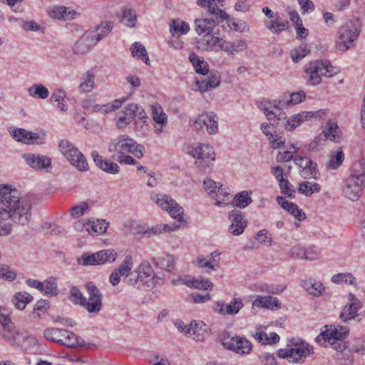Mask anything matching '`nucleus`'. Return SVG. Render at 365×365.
<instances>
[{"label": "nucleus", "instance_id": "nucleus-54", "mask_svg": "<svg viewBox=\"0 0 365 365\" xmlns=\"http://www.w3.org/2000/svg\"><path fill=\"white\" fill-rule=\"evenodd\" d=\"M133 257L130 255H127L116 270L122 275V277L130 276L132 273L130 271L133 268Z\"/></svg>", "mask_w": 365, "mask_h": 365}, {"label": "nucleus", "instance_id": "nucleus-17", "mask_svg": "<svg viewBox=\"0 0 365 365\" xmlns=\"http://www.w3.org/2000/svg\"><path fill=\"white\" fill-rule=\"evenodd\" d=\"M348 333L349 329L346 327L327 325L324 327V330L316 338V341L320 343L322 339H324V341L322 345L326 346L327 342H331L332 340L344 339Z\"/></svg>", "mask_w": 365, "mask_h": 365}, {"label": "nucleus", "instance_id": "nucleus-8", "mask_svg": "<svg viewBox=\"0 0 365 365\" xmlns=\"http://www.w3.org/2000/svg\"><path fill=\"white\" fill-rule=\"evenodd\" d=\"M110 153H117L118 155L131 153L137 158H141L144 153V147L138 144L127 135H122L108 145Z\"/></svg>", "mask_w": 365, "mask_h": 365}, {"label": "nucleus", "instance_id": "nucleus-10", "mask_svg": "<svg viewBox=\"0 0 365 365\" xmlns=\"http://www.w3.org/2000/svg\"><path fill=\"white\" fill-rule=\"evenodd\" d=\"M359 35V29L356 22L349 21L343 24L338 31L336 48L339 51H346L351 48Z\"/></svg>", "mask_w": 365, "mask_h": 365}, {"label": "nucleus", "instance_id": "nucleus-41", "mask_svg": "<svg viewBox=\"0 0 365 365\" xmlns=\"http://www.w3.org/2000/svg\"><path fill=\"white\" fill-rule=\"evenodd\" d=\"M155 265L161 269L168 272H172L174 269L175 259L173 255L166 254L160 257L154 259Z\"/></svg>", "mask_w": 365, "mask_h": 365}, {"label": "nucleus", "instance_id": "nucleus-2", "mask_svg": "<svg viewBox=\"0 0 365 365\" xmlns=\"http://www.w3.org/2000/svg\"><path fill=\"white\" fill-rule=\"evenodd\" d=\"M199 5L207 10L212 18L195 19V31L198 35L204 36L212 34L216 21H223L228 18L227 13L216 4V1H199Z\"/></svg>", "mask_w": 365, "mask_h": 365}, {"label": "nucleus", "instance_id": "nucleus-33", "mask_svg": "<svg viewBox=\"0 0 365 365\" xmlns=\"http://www.w3.org/2000/svg\"><path fill=\"white\" fill-rule=\"evenodd\" d=\"M113 22L110 21H102L99 25L96 26L95 31H88L92 32V36L98 43L108 35V34L113 29Z\"/></svg>", "mask_w": 365, "mask_h": 365}, {"label": "nucleus", "instance_id": "nucleus-50", "mask_svg": "<svg viewBox=\"0 0 365 365\" xmlns=\"http://www.w3.org/2000/svg\"><path fill=\"white\" fill-rule=\"evenodd\" d=\"M304 287L314 297L320 296L324 291V287L320 282H313L312 280L304 282Z\"/></svg>", "mask_w": 365, "mask_h": 365}, {"label": "nucleus", "instance_id": "nucleus-18", "mask_svg": "<svg viewBox=\"0 0 365 365\" xmlns=\"http://www.w3.org/2000/svg\"><path fill=\"white\" fill-rule=\"evenodd\" d=\"M215 117L213 113H202L193 120L191 125L197 130H200L205 127L209 134H215L218 130Z\"/></svg>", "mask_w": 365, "mask_h": 365}, {"label": "nucleus", "instance_id": "nucleus-28", "mask_svg": "<svg viewBox=\"0 0 365 365\" xmlns=\"http://www.w3.org/2000/svg\"><path fill=\"white\" fill-rule=\"evenodd\" d=\"M316 116V113L302 112L292 115L289 119H288L284 123V127L287 130L292 131L297 127L299 126L302 122L309 120Z\"/></svg>", "mask_w": 365, "mask_h": 365}, {"label": "nucleus", "instance_id": "nucleus-24", "mask_svg": "<svg viewBox=\"0 0 365 365\" xmlns=\"http://www.w3.org/2000/svg\"><path fill=\"white\" fill-rule=\"evenodd\" d=\"M220 84V75L219 73H210L207 76V80H197L195 81V88L193 90L195 91H200L202 93L209 91L211 89L218 87Z\"/></svg>", "mask_w": 365, "mask_h": 365}, {"label": "nucleus", "instance_id": "nucleus-20", "mask_svg": "<svg viewBox=\"0 0 365 365\" xmlns=\"http://www.w3.org/2000/svg\"><path fill=\"white\" fill-rule=\"evenodd\" d=\"M4 324L3 336L13 346H19L24 339V336L14 326L10 318L1 317Z\"/></svg>", "mask_w": 365, "mask_h": 365}, {"label": "nucleus", "instance_id": "nucleus-55", "mask_svg": "<svg viewBox=\"0 0 365 365\" xmlns=\"http://www.w3.org/2000/svg\"><path fill=\"white\" fill-rule=\"evenodd\" d=\"M42 291L46 294L51 295L58 294L57 281L55 277H48L43 282Z\"/></svg>", "mask_w": 365, "mask_h": 365}, {"label": "nucleus", "instance_id": "nucleus-15", "mask_svg": "<svg viewBox=\"0 0 365 365\" xmlns=\"http://www.w3.org/2000/svg\"><path fill=\"white\" fill-rule=\"evenodd\" d=\"M340 138L339 129L335 122H327L324 130L318 135L308 145V150L314 151L319 150L327 139L337 141Z\"/></svg>", "mask_w": 365, "mask_h": 365}, {"label": "nucleus", "instance_id": "nucleus-61", "mask_svg": "<svg viewBox=\"0 0 365 365\" xmlns=\"http://www.w3.org/2000/svg\"><path fill=\"white\" fill-rule=\"evenodd\" d=\"M227 26L235 31L242 33L249 30V27L246 22L242 20L235 21L234 19L227 20Z\"/></svg>", "mask_w": 365, "mask_h": 365}, {"label": "nucleus", "instance_id": "nucleus-59", "mask_svg": "<svg viewBox=\"0 0 365 365\" xmlns=\"http://www.w3.org/2000/svg\"><path fill=\"white\" fill-rule=\"evenodd\" d=\"M252 198L248 192L243 191L235 197V205L240 208H245L252 202Z\"/></svg>", "mask_w": 365, "mask_h": 365}, {"label": "nucleus", "instance_id": "nucleus-9", "mask_svg": "<svg viewBox=\"0 0 365 365\" xmlns=\"http://www.w3.org/2000/svg\"><path fill=\"white\" fill-rule=\"evenodd\" d=\"M58 148L63 156L77 170L82 172L88 170V164L85 156L72 143L67 140H61L58 143Z\"/></svg>", "mask_w": 365, "mask_h": 365}, {"label": "nucleus", "instance_id": "nucleus-22", "mask_svg": "<svg viewBox=\"0 0 365 365\" xmlns=\"http://www.w3.org/2000/svg\"><path fill=\"white\" fill-rule=\"evenodd\" d=\"M229 218L231 221L229 232L235 236L241 235L247 226V220L242 213L239 210H232L229 215Z\"/></svg>", "mask_w": 365, "mask_h": 365}, {"label": "nucleus", "instance_id": "nucleus-1", "mask_svg": "<svg viewBox=\"0 0 365 365\" xmlns=\"http://www.w3.org/2000/svg\"><path fill=\"white\" fill-rule=\"evenodd\" d=\"M32 200L29 195L21 196L20 192L7 185H0V236L9 235L12 226L5 220L18 225L28 224L31 217Z\"/></svg>", "mask_w": 365, "mask_h": 365}, {"label": "nucleus", "instance_id": "nucleus-34", "mask_svg": "<svg viewBox=\"0 0 365 365\" xmlns=\"http://www.w3.org/2000/svg\"><path fill=\"white\" fill-rule=\"evenodd\" d=\"M108 225L104 220H88L87 232L91 235H100L106 231Z\"/></svg>", "mask_w": 365, "mask_h": 365}, {"label": "nucleus", "instance_id": "nucleus-44", "mask_svg": "<svg viewBox=\"0 0 365 365\" xmlns=\"http://www.w3.org/2000/svg\"><path fill=\"white\" fill-rule=\"evenodd\" d=\"M130 51L133 57L138 58L149 64V58L145 46L140 42H135L130 46Z\"/></svg>", "mask_w": 365, "mask_h": 365}, {"label": "nucleus", "instance_id": "nucleus-43", "mask_svg": "<svg viewBox=\"0 0 365 365\" xmlns=\"http://www.w3.org/2000/svg\"><path fill=\"white\" fill-rule=\"evenodd\" d=\"M189 30L188 24L180 19H173L170 24V31L173 36L185 34Z\"/></svg>", "mask_w": 365, "mask_h": 365}, {"label": "nucleus", "instance_id": "nucleus-64", "mask_svg": "<svg viewBox=\"0 0 365 365\" xmlns=\"http://www.w3.org/2000/svg\"><path fill=\"white\" fill-rule=\"evenodd\" d=\"M264 115L268 120L272 122V125H278L279 121L282 119L285 118L284 113H283L282 111H280V113H277L272 110V108L269 110V111L266 112Z\"/></svg>", "mask_w": 365, "mask_h": 365}, {"label": "nucleus", "instance_id": "nucleus-48", "mask_svg": "<svg viewBox=\"0 0 365 365\" xmlns=\"http://www.w3.org/2000/svg\"><path fill=\"white\" fill-rule=\"evenodd\" d=\"M66 97V92L62 89L56 90L51 96V100L56 102V107L62 112L68 110V106L65 103V98Z\"/></svg>", "mask_w": 365, "mask_h": 365}, {"label": "nucleus", "instance_id": "nucleus-23", "mask_svg": "<svg viewBox=\"0 0 365 365\" xmlns=\"http://www.w3.org/2000/svg\"><path fill=\"white\" fill-rule=\"evenodd\" d=\"M9 133L16 141L29 145L38 143V140L39 139V135L36 133H31L23 128H10Z\"/></svg>", "mask_w": 365, "mask_h": 365}, {"label": "nucleus", "instance_id": "nucleus-38", "mask_svg": "<svg viewBox=\"0 0 365 365\" xmlns=\"http://www.w3.org/2000/svg\"><path fill=\"white\" fill-rule=\"evenodd\" d=\"M33 297L26 292H19L14 294L12 298V303L19 310L25 309L27 304L33 300Z\"/></svg>", "mask_w": 365, "mask_h": 365}, {"label": "nucleus", "instance_id": "nucleus-45", "mask_svg": "<svg viewBox=\"0 0 365 365\" xmlns=\"http://www.w3.org/2000/svg\"><path fill=\"white\" fill-rule=\"evenodd\" d=\"M151 109L154 121L157 124L167 125L168 116L162 106L159 103H155L152 106Z\"/></svg>", "mask_w": 365, "mask_h": 365}, {"label": "nucleus", "instance_id": "nucleus-3", "mask_svg": "<svg viewBox=\"0 0 365 365\" xmlns=\"http://www.w3.org/2000/svg\"><path fill=\"white\" fill-rule=\"evenodd\" d=\"M289 346V349H279L277 355L293 364H304L307 358L314 353L312 346L300 338H292Z\"/></svg>", "mask_w": 365, "mask_h": 365}, {"label": "nucleus", "instance_id": "nucleus-29", "mask_svg": "<svg viewBox=\"0 0 365 365\" xmlns=\"http://www.w3.org/2000/svg\"><path fill=\"white\" fill-rule=\"evenodd\" d=\"M264 24L274 34H279L289 28V22L280 16L264 21Z\"/></svg>", "mask_w": 365, "mask_h": 365}, {"label": "nucleus", "instance_id": "nucleus-25", "mask_svg": "<svg viewBox=\"0 0 365 365\" xmlns=\"http://www.w3.org/2000/svg\"><path fill=\"white\" fill-rule=\"evenodd\" d=\"M91 156L96 165L102 170L109 174H118L120 172V167L115 163L110 161L100 155L96 151H93Z\"/></svg>", "mask_w": 365, "mask_h": 365}, {"label": "nucleus", "instance_id": "nucleus-32", "mask_svg": "<svg viewBox=\"0 0 365 365\" xmlns=\"http://www.w3.org/2000/svg\"><path fill=\"white\" fill-rule=\"evenodd\" d=\"M123 114L127 115L131 121L135 118L142 120L148 118L143 108L136 103H130L125 107Z\"/></svg>", "mask_w": 365, "mask_h": 365}, {"label": "nucleus", "instance_id": "nucleus-30", "mask_svg": "<svg viewBox=\"0 0 365 365\" xmlns=\"http://www.w3.org/2000/svg\"><path fill=\"white\" fill-rule=\"evenodd\" d=\"M277 201L280 205V206L286 210L288 212H289L291 215H292L297 220L299 221H301L306 217V215L304 212L302 211V210L299 209V207L297 205L287 201L284 197H277Z\"/></svg>", "mask_w": 365, "mask_h": 365}, {"label": "nucleus", "instance_id": "nucleus-7", "mask_svg": "<svg viewBox=\"0 0 365 365\" xmlns=\"http://www.w3.org/2000/svg\"><path fill=\"white\" fill-rule=\"evenodd\" d=\"M305 73L309 76L308 83L317 86L322 82V77H331L337 73V70L327 61H314L305 67Z\"/></svg>", "mask_w": 365, "mask_h": 365}, {"label": "nucleus", "instance_id": "nucleus-21", "mask_svg": "<svg viewBox=\"0 0 365 365\" xmlns=\"http://www.w3.org/2000/svg\"><path fill=\"white\" fill-rule=\"evenodd\" d=\"M23 158L31 168L36 170L48 171L51 167V159L46 155L25 153L23 155Z\"/></svg>", "mask_w": 365, "mask_h": 365}, {"label": "nucleus", "instance_id": "nucleus-49", "mask_svg": "<svg viewBox=\"0 0 365 365\" xmlns=\"http://www.w3.org/2000/svg\"><path fill=\"white\" fill-rule=\"evenodd\" d=\"M28 93L32 97H38L41 99H46L49 96L48 88L41 83H36L31 86L28 89Z\"/></svg>", "mask_w": 365, "mask_h": 365}, {"label": "nucleus", "instance_id": "nucleus-5", "mask_svg": "<svg viewBox=\"0 0 365 365\" xmlns=\"http://www.w3.org/2000/svg\"><path fill=\"white\" fill-rule=\"evenodd\" d=\"M188 153L195 158L194 164L200 171L210 173L212 170L215 153L211 145L199 143L195 147H191Z\"/></svg>", "mask_w": 365, "mask_h": 365}, {"label": "nucleus", "instance_id": "nucleus-36", "mask_svg": "<svg viewBox=\"0 0 365 365\" xmlns=\"http://www.w3.org/2000/svg\"><path fill=\"white\" fill-rule=\"evenodd\" d=\"M202 43L203 48L210 51H222V45L224 43V39L220 37L208 34L202 39Z\"/></svg>", "mask_w": 365, "mask_h": 365}, {"label": "nucleus", "instance_id": "nucleus-19", "mask_svg": "<svg viewBox=\"0 0 365 365\" xmlns=\"http://www.w3.org/2000/svg\"><path fill=\"white\" fill-rule=\"evenodd\" d=\"M215 117L213 113H202L193 120L191 125L197 130H200L205 127L209 134H215L218 130Z\"/></svg>", "mask_w": 365, "mask_h": 365}, {"label": "nucleus", "instance_id": "nucleus-63", "mask_svg": "<svg viewBox=\"0 0 365 365\" xmlns=\"http://www.w3.org/2000/svg\"><path fill=\"white\" fill-rule=\"evenodd\" d=\"M290 149V150H286L284 152L279 153L276 158L277 161L278 163H284L290 161L293 158V154L297 152L298 148L294 145H292Z\"/></svg>", "mask_w": 365, "mask_h": 365}, {"label": "nucleus", "instance_id": "nucleus-12", "mask_svg": "<svg viewBox=\"0 0 365 365\" xmlns=\"http://www.w3.org/2000/svg\"><path fill=\"white\" fill-rule=\"evenodd\" d=\"M43 335L47 340L70 348L81 344L75 334L63 329L47 328L44 330Z\"/></svg>", "mask_w": 365, "mask_h": 365}, {"label": "nucleus", "instance_id": "nucleus-53", "mask_svg": "<svg viewBox=\"0 0 365 365\" xmlns=\"http://www.w3.org/2000/svg\"><path fill=\"white\" fill-rule=\"evenodd\" d=\"M95 76L91 71H87L85 78H83L82 82L79 85V90L82 93L91 92L94 86Z\"/></svg>", "mask_w": 365, "mask_h": 365}, {"label": "nucleus", "instance_id": "nucleus-13", "mask_svg": "<svg viewBox=\"0 0 365 365\" xmlns=\"http://www.w3.org/2000/svg\"><path fill=\"white\" fill-rule=\"evenodd\" d=\"M117 252L114 250H103L93 254H83L78 259V262L83 266L99 265L114 262L117 259Z\"/></svg>", "mask_w": 365, "mask_h": 365}, {"label": "nucleus", "instance_id": "nucleus-31", "mask_svg": "<svg viewBox=\"0 0 365 365\" xmlns=\"http://www.w3.org/2000/svg\"><path fill=\"white\" fill-rule=\"evenodd\" d=\"M252 307L267 308L274 310L279 309L280 304L275 297H272L271 296H257L256 299L252 302Z\"/></svg>", "mask_w": 365, "mask_h": 365}, {"label": "nucleus", "instance_id": "nucleus-16", "mask_svg": "<svg viewBox=\"0 0 365 365\" xmlns=\"http://www.w3.org/2000/svg\"><path fill=\"white\" fill-rule=\"evenodd\" d=\"M155 201L163 210L168 211L173 218L178 222L183 220V208L170 196L158 194L155 195Z\"/></svg>", "mask_w": 365, "mask_h": 365}, {"label": "nucleus", "instance_id": "nucleus-11", "mask_svg": "<svg viewBox=\"0 0 365 365\" xmlns=\"http://www.w3.org/2000/svg\"><path fill=\"white\" fill-rule=\"evenodd\" d=\"M219 338L222 345L225 348L232 351L237 354H248L252 351V343L245 337L232 336L228 332H224Z\"/></svg>", "mask_w": 365, "mask_h": 365}, {"label": "nucleus", "instance_id": "nucleus-60", "mask_svg": "<svg viewBox=\"0 0 365 365\" xmlns=\"http://www.w3.org/2000/svg\"><path fill=\"white\" fill-rule=\"evenodd\" d=\"M344 159V153L341 150H339L335 154L330 155L327 167L331 169H336L341 165Z\"/></svg>", "mask_w": 365, "mask_h": 365}, {"label": "nucleus", "instance_id": "nucleus-56", "mask_svg": "<svg viewBox=\"0 0 365 365\" xmlns=\"http://www.w3.org/2000/svg\"><path fill=\"white\" fill-rule=\"evenodd\" d=\"M243 307V302L241 299L234 298L226 306L225 313L228 315L237 314L240 310Z\"/></svg>", "mask_w": 365, "mask_h": 365}, {"label": "nucleus", "instance_id": "nucleus-51", "mask_svg": "<svg viewBox=\"0 0 365 365\" xmlns=\"http://www.w3.org/2000/svg\"><path fill=\"white\" fill-rule=\"evenodd\" d=\"M227 190L226 187L222 185L218 187L215 193L212 197L216 200V205L222 207L229 204L228 202H226V198H228L229 195Z\"/></svg>", "mask_w": 365, "mask_h": 365}, {"label": "nucleus", "instance_id": "nucleus-39", "mask_svg": "<svg viewBox=\"0 0 365 365\" xmlns=\"http://www.w3.org/2000/svg\"><path fill=\"white\" fill-rule=\"evenodd\" d=\"M124 101L125 98L115 100L110 103L103 105L96 104L93 106V111L101 114H107L119 108Z\"/></svg>", "mask_w": 365, "mask_h": 365}, {"label": "nucleus", "instance_id": "nucleus-58", "mask_svg": "<svg viewBox=\"0 0 365 365\" xmlns=\"http://www.w3.org/2000/svg\"><path fill=\"white\" fill-rule=\"evenodd\" d=\"M355 277L349 272L346 273H339L334 274L331 277V282L335 284H340L342 282L354 284L355 282Z\"/></svg>", "mask_w": 365, "mask_h": 365}, {"label": "nucleus", "instance_id": "nucleus-46", "mask_svg": "<svg viewBox=\"0 0 365 365\" xmlns=\"http://www.w3.org/2000/svg\"><path fill=\"white\" fill-rule=\"evenodd\" d=\"M285 98L284 96L283 99L279 100V104L290 106L302 102L306 98V93L303 91H300L291 93L289 99H285Z\"/></svg>", "mask_w": 365, "mask_h": 365}, {"label": "nucleus", "instance_id": "nucleus-62", "mask_svg": "<svg viewBox=\"0 0 365 365\" xmlns=\"http://www.w3.org/2000/svg\"><path fill=\"white\" fill-rule=\"evenodd\" d=\"M279 186L283 194L289 197H294L296 190L287 179L284 178L283 180H281L279 182Z\"/></svg>", "mask_w": 365, "mask_h": 365}, {"label": "nucleus", "instance_id": "nucleus-27", "mask_svg": "<svg viewBox=\"0 0 365 365\" xmlns=\"http://www.w3.org/2000/svg\"><path fill=\"white\" fill-rule=\"evenodd\" d=\"M207 327L202 322H191L187 329V336L197 341H204Z\"/></svg>", "mask_w": 365, "mask_h": 365}, {"label": "nucleus", "instance_id": "nucleus-14", "mask_svg": "<svg viewBox=\"0 0 365 365\" xmlns=\"http://www.w3.org/2000/svg\"><path fill=\"white\" fill-rule=\"evenodd\" d=\"M88 297L83 301L82 307L87 310L89 314H97L102 309L103 294L99 289L92 282L86 284Z\"/></svg>", "mask_w": 365, "mask_h": 365}, {"label": "nucleus", "instance_id": "nucleus-6", "mask_svg": "<svg viewBox=\"0 0 365 365\" xmlns=\"http://www.w3.org/2000/svg\"><path fill=\"white\" fill-rule=\"evenodd\" d=\"M157 279L150 264L143 262L131 273L128 284L138 289L148 291L154 287Z\"/></svg>", "mask_w": 365, "mask_h": 365}, {"label": "nucleus", "instance_id": "nucleus-57", "mask_svg": "<svg viewBox=\"0 0 365 365\" xmlns=\"http://www.w3.org/2000/svg\"><path fill=\"white\" fill-rule=\"evenodd\" d=\"M300 175L304 179L314 178L317 180L319 175L317 164L312 161L310 165H308L304 169H301Z\"/></svg>", "mask_w": 365, "mask_h": 365}, {"label": "nucleus", "instance_id": "nucleus-35", "mask_svg": "<svg viewBox=\"0 0 365 365\" xmlns=\"http://www.w3.org/2000/svg\"><path fill=\"white\" fill-rule=\"evenodd\" d=\"M76 14L74 10L65 6H55L48 11V15L53 19L68 20L73 19Z\"/></svg>", "mask_w": 365, "mask_h": 365}, {"label": "nucleus", "instance_id": "nucleus-4", "mask_svg": "<svg viewBox=\"0 0 365 365\" xmlns=\"http://www.w3.org/2000/svg\"><path fill=\"white\" fill-rule=\"evenodd\" d=\"M365 185V163L357 161L354 163L350 176L343 189L344 195L353 201L361 195Z\"/></svg>", "mask_w": 365, "mask_h": 365}, {"label": "nucleus", "instance_id": "nucleus-40", "mask_svg": "<svg viewBox=\"0 0 365 365\" xmlns=\"http://www.w3.org/2000/svg\"><path fill=\"white\" fill-rule=\"evenodd\" d=\"M321 186L315 182L304 181L299 185L298 192L307 197L311 196L313 193L319 192Z\"/></svg>", "mask_w": 365, "mask_h": 365}, {"label": "nucleus", "instance_id": "nucleus-37", "mask_svg": "<svg viewBox=\"0 0 365 365\" xmlns=\"http://www.w3.org/2000/svg\"><path fill=\"white\" fill-rule=\"evenodd\" d=\"M246 48L247 43L245 41L241 39L232 42L224 40V43L222 45V51H225L229 55L242 51Z\"/></svg>", "mask_w": 365, "mask_h": 365}, {"label": "nucleus", "instance_id": "nucleus-26", "mask_svg": "<svg viewBox=\"0 0 365 365\" xmlns=\"http://www.w3.org/2000/svg\"><path fill=\"white\" fill-rule=\"evenodd\" d=\"M96 43L92 32L86 31L75 43L73 52L76 54H85Z\"/></svg>", "mask_w": 365, "mask_h": 365}, {"label": "nucleus", "instance_id": "nucleus-47", "mask_svg": "<svg viewBox=\"0 0 365 365\" xmlns=\"http://www.w3.org/2000/svg\"><path fill=\"white\" fill-rule=\"evenodd\" d=\"M120 21L128 27H133L136 23V15L134 11L128 9H123L118 14Z\"/></svg>", "mask_w": 365, "mask_h": 365}, {"label": "nucleus", "instance_id": "nucleus-42", "mask_svg": "<svg viewBox=\"0 0 365 365\" xmlns=\"http://www.w3.org/2000/svg\"><path fill=\"white\" fill-rule=\"evenodd\" d=\"M350 297H351L353 302L346 306L340 314V318L344 322L354 319L359 307L357 299H354L353 295H350Z\"/></svg>", "mask_w": 365, "mask_h": 365}, {"label": "nucleus", "instance_id": "nucleus-52", "mask_svg": "<svg viewBox=\"0 0 365 365\" xmlns=\"http://www.w3.org/2000/svg\"><path fill=\"white\" fill-rule=\"evenodd\" d=\"M182 283L185 284L187 286L193 287L198 289H204L207 290L209 288L212 287V283L207 279H193L190 280L184 281L183 279L180 280Z\"/></svg>", "mask_w": 365, "mask_h": 365}]
</instances>
